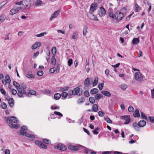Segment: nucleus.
Returning a JSON list of instances; mask_svg holds the SVG:
<instances>
[{
    "label": "nucleus",
    "mask_w": 154,
    "mask_h": 154,
    "mask_svg": "<svg viewBox=\"0 0 154 154\" xmlns=\"http://www.w3.org/2000/svg\"><path fill=\"white\" fill-rule=\"evenodd\" d=\"M13 85L17 90V95L18 97H24V94H25L26 96H28L29 95V94H27L25 90L22 89L20 85L16 81L13 82Z\"/></svg>",
    "instance_id": "nucleus-1"
},
{
    "label": "nucleus",
    "mask_w": 154,
    "mask_h": 154,
    "mask_svg": "<svg viewBox=\"0 0 154 154\" xmlns=\"http://www.w3.org/2000/svg\"><path fill=\"white\" fill-rule=\"evenodd\" d=\"M4 120L6 121L8 124V123H12L14 122L15 123H17L18 121L17 119L14 116H12L10 117H5L4 118Z\"/></svg>",
    "instance_id": "nucleus-2"
},
{
    "label": "nucleus",
    "mask_w": 154,
    "mask_h": 154,
    "mask_svg": "<svg viewBox=\"0 0 154 154\" xmlns=\"http://www.w3.org/2000/svg\"><path fill=\"white\" fill-rule=\"evenodd\" d=\"M81 146H82L80 145L74 146L70 143H69L68 144V148L70 150L76 151L79 150Z\"/></svg>",
    "instance_id": "nucleus-3"
},
{
    "label": "nucleus",
    "mask_w": 154,
    "mask_h": 154,
    "mask_svg": "<svg viewBox=\"0 0 154 154\" xmlns=\"http://www.w3.org/2000/svg\"><path fill=\"white\" fill-rule=\"evenodd\" d=\"M135 79L139 82L141 81L143 79L142 75L140 72H135L134 75Z\"/></svg>",
    "instance_id": "nucleus-4"
},
{
    "label": "nucleus",
    "mask_w": 154,
    "mask_h": 154,
    "mask_svg": "<svg viewBox=\"0 0 154 154\" xmlns=\"http://www.w3.org/2000/svg\"><path fill=\"white\" fill-rule=\"evenodd\" d=\"M23 5L24 6L25 9H28L31 6V0H23Z\"/></svg>",
    "instance_id": "nucleus-5"
},
{
    "label": "nucleus",
    "mask_w": 154,
    "mask_h": 154,
    "mask_svg": "<svg viewBox=\"0 0 154 154\" xmlns=\"http://www.w3.org/2000/svg\"><path fill=\"white\" fill-rule=\"evenodd\" d=\"M54 148L59 150L65 151L66 149V147L63 144L61 143H58L54 146Z\"/></svg>",
    "instance_id": "nucleus-6"
},
{
    "label": "nucleus",
    "mask_w": 154,
    "mask_h": 154,
    "mask_svg": "<svg viewBox=\"0 0 154 154\" xmlns=\"http://www.w3.org/2000/svg\"><path fill=\"white\" fill-rule=\"evenodd\" d=\"M115 18L117 20H121L123 17V14L120 11H118L115 14Z\"/></svg>",
    "instance_id": "nucleus-7"
},
{
    "label": "nucleus",
    "mask_w": 154,
    "mask_h": 154,
    "mask_svg": "<svg viewBox=\"0 0 154 154\" xmlns=\"http://www.w3.org/2000/svg\"><path fill=\"white\" fill-rule=\"evenodd\" d=\"M35 143L38 146L43 149H46L47 148V146L45 145L41 141L38 140H35Z\"/></svg>",
    "instance_id": "nucleus-8"
},
{
    "label": "nucleus",
    "mask_w": 154,
    "mask_h": 154,
    "mask_svg": "<svg viewBox=\"0 0 154 154\" xmlns=\"http://www.w3.org/2000/svg\"><path fill=\"white\" fill-rule=\"evenodd\" d=\"M21 8V7H16L12 9L10 11V14L13 15L17 13Z\"/></svg>",
    "instance_id": "nucleus-9"
},
{
    "label": "nucleus",
    "mask_w": 154,
    "mask_h": 154,
    "mask_svg": "<svg viewBox=\"0 0 154 154\" xmlns=\"http://www.w3.org/2000/svg\"><path fill=\"white\" fill-rule=\"evenodd\" d=\"M75 93L74 95H77L79 96L81 95L82 93V90L78 87L74 89Z\"/></svg>",
    "instance_id": "nucleus-10"
},
{
    "label": "nucleus",
    "mask_w": 154,
    "mask_h": 154,
    "mask_svg": "<svg viewBox=\"0 0 154 154\" xmlns=\"http://www.w3.org/2000/svg\"><path fill=\"white\" fill-rule=\"evenodd\" d=\"M60 13V10H58L55 11L51 16L49 20L51 21L54 18H56L59 15Z\"/></svg>",
    "instance_id": "nucleus-11"
},
{
    "label": "nucleus",
    "mask_w": 154,
    "mask_h": 154,
    "mask_svg": "<svg viewBox=\"0 0 154 154\" xmlns=\"http://www.w3.org/2000/svg\"><path fill=\"white\" fill-rule=\"evenodd\" d=\"M97 5V4L96 3H92L90 6L89 12H93L96 10Z\"/></svg>",
    "instance_id": "nucleus-12"
},
{
    "label": "nucleus",
    "mask_w": 154,
    "mask_h": 154,
    "mask_svg": "<svg viewBox=\"0 0 154 154\" xmlns=\"http://www.w3.org/2000/svg\"><path fill=\"white\" fill-rule=\"evenodd\" d=\"M129 115H126L125 116H121V119H122L126 120L125 122L124 123V124H127L129 123L130 122L131 120L129 118Z\"/></svg>",
    "instance_id": "nucleus-13"
},
{
    "label": "nucleus",
    "mask_w": 154,
    "mask_h": 154,
    "mask_svg": "<svg viewBox=\"0 0 154 154\" xmlns=\"http://www.w3.org/2000/svg\"><path fill=\"white\" fill-rule=\"evenodd\" d=\"M92 13L89 12V14H88L89 19L93 20L98 21V20L97 17L93 14Z\"/></svg>",
    "instance_id": "nucleus-14"
},
{
    "label": "nucleus",
    "mask_w": 154,
    "mask_h": 154,
    "mask_svg": "<svg viewBox=\"0 0 154 154\" xmlns=\"http://www.w3.org/2000/svg\"><path fill=\"white\" fill-rule=\"evenodd\" d=\"M106 13L105 9L103 7L100 8L98 14L100 17H103Z\"/></svg>",
    "instance_id": "nucleus-15"
},
{
    "label": "nucleus",
    "mask_w": 154,
    "mask_h": 154,
    "mask_svg": "<svg viewBox=\"0 0 154 154\" xmlns=\"http://www.w3.org/2000/svg\"><path fill=\"white\" fill-rule=\"evenodd\" d=\"M41 45V43L40 42H37L32 45L31 48L32 49H35L38 47L40 46Z\"/></svg>",
    "instance_id": "nucleus-16"
},
{
    "label": "nucleus",
    "mask_w": 154,
    "mask_h": 154,
    "mask_svg": "<svg viewBox=\"0 0 154 154\" xmlns=\"http://www.w3.org/2000/svg\"><path fill=\"white\" fill-rule=\"evenodd\" d=\"M146 124V122L143 120H140L138 124V125L140 127H143L145 126Z\"/></svg>",
    "instance_id": "nucleus-17"
},
{
    "label": "nucleus",
    "mask_w": 154,
    "mask_h": 154,
    "mask_svg": "<svg viewBox=\"0 0 154 154\" xmlns=\"http://www.w3.org/2000/svg\"><path fill=\"white\" fill-rule=\"evenodd\" d=\"M8 104L11 107H13L14 105V100L12 98H11L9 99Z\"/></svg>",
    "instance_id": "nucleus-18"
},
{
    "label": "nucleus",
    "mask_w": 154,
    "mask_h": 154,
    "mask_svg": "<svg viewBox=\"0 0 154 154\" xmlns=\"http://www.w3.org/2000/svg\"><path fill=\"white\" fill-rule=\"evenodd\" d=\"M103 94L107 97H111V94L109 91H101Z\"/></svg>",
    "instance_id": "nucleus-19"
},
{
    "label": "nucleus",
    "mask_w": 154,
    "mask_h": 154,
    "mask_svg": "<svg viewBox=\"0 0 154 154\" xmlns=\"http://www.w3.org/2000/svg\"><path fill=\"white\" fill-rule=\"evenodd\" d=\"M133 116L135 117H139L140 116V114L139 110L137 109H136L135 111L133 114Z\"/></svg>",
    "instance_id": "nucleus-20"
},
{
    "label": "nucleus",
    "mask_w": 154,
    "mask_h": 154,
    "mask_svg": "<svg viewBox=\"0 0 154 154\" xmlns=\"http://www.w3.org/2000/svg\"><path fill=\"white\" fill-rule=\"evenodd\" d=\"M84 85L86 87H88L90 85V80L88 78H87L84 81Z\"/></svg>",
    "instance_id": "nucleus-21"
},
{
    "label": "nucleus",
    "mask_w": 154,
    "mask_h": 154,
    "mask_svg": "<svg viewBox=\"0 0 154 154\" xmlns=\"http://www.w3.org/2000/svg\"><path fill=\"white\" fill-rule=\"evenodd\" d=\"M26 76L28 78H32L34 77V75L32 74V72L30 71H29L28 74L26 75Z\"/></svg>",
    "instance_id": "nucleus-22"
},
{
    "label": "nucleus",
    "mask_w": 154,
    "mask_h": 154,
    "mask_svg": "<svg viewBox=\"0 0 154 154\" xmlns=\"http://www.w3.org/2000/svg\"><path fill=\"white\" fill-rule=\"evenodd\" d=\"M139 40L138 38H134L132 41V43L133 45H137L139 42Z\"/></svg>",
    "instance_id": "nucleus-23"
},
{
    "label": "nucleus",
    "mask_w": 154,
    "mask_h": 154,
    "mask_svg": "<svg viewBox=\"0 0 154 154\" xmlns=\"http://www.w3.org/2000/svg\"><path fill=\"white\" fill-rule=\"evenodd\" d=\"M16 124L17 123L13 124V123H8V124L9 125V126L10 128H14L17 129V128H18L19 127Z\"/></svg>",
    "instance_id": "nucleus-24"
},
{
    "label": "nucleus",
    "mask_w": 154,
    "mask_h": 154,
    "mask_svg": "<svg viewBox=\"0 0 154 154\" xmlns=\"http://www.w3.org/2000/svg\"><path fill=\"white\" fill-rule=\"evenodd\" d=\"M98 92V90L97 88H94L91 90L90 93L91 94H96Z\"/></svg>",
    "instance_id": "nucleus-25"
},
{
    "label": "nucleus",
    "mask_w": 154,
    "mask_h": 154,
    "mask_svg": "<svg viewBox=\"0 0 154 154\" xmlns=\"http://www.w3.org/2000/svg\"><path fill=\"white\" fill-rule=\"evenodd\" d=\"M92 109L93 111L94 112H97L98 111V108L97 105L94 104L93 105Z\"/></svg>",
    "instance_id": "nucleus-26"
},
{
    "label": "nucleus",
    "mask_w": 154,
    "mask_h": 154,
    "mask_svg": "<svg viewBox=\"0 0 154 154\" xmlns=\"http://www.w3.org/2000/svg\"><path fill=\"white\" fill-rule=\"evenodd\" d=\"M61 97V94L58 93H57L54 95V98L56 100H58Z\"/></svg>",
    "instance_id": "nucleus-27"
},
{
    "label": "nucleus",
    "mask_w": 154,
    "mask_h": 154,
    "mask_svg": "<svg viewBox=\"0 0 154 154\" xmlns=\"http://www.w3.org/2000/svg\"><path fill=\"white\" fill-rule=\"evenodd\" d=\"M56 59L55 58L54 55H53L51 58V63L52 64L54 65L56 63Z\"/></svg>",
    "instance_id": "nucleus-28"
},
{
    "label": "nucleus",
    "mask_w": 154,
    "mask_h": 154,
    "mask_svg": "<svg viewBox=\"0 0 154 154\" xmlns=\"http://www.w3.org/2000/svg\"><path fill=\"white\" fill-rule=\"evenodd\" d=\"M5 19V17L4 15H2L0 16V24L3 22Z\"/></svg>",
    "instance_id": "nucleus-29"
},
{
    "label": "nucleus",
    "mask_w": 154,
    "mask_h": 154,
    "mask_svg": "<svg viewBox=\"0 0 154 154\" xmlns=\"http://www.w3.org/2000/svg\"><path fill=\"white\" fill-rule=\"evenodd\" d=\"M42 141L44 143L47 144H49L51 143L50 140L47 139H43Z\"/></svg>",
    "instance_id": "nucleus-30"
},
{
    "label": "nucleus",
    "mask_w": 154,
    "mask_h": 154,
    "mask_svg": "<svg viewBox=\"0 0 154 154\" xmlns=\"http://www.w3.org/2000/svg\"><path fill=\"white\" fill-rule=\"evenodd\" d=\"M74 92H75V91H74V89L72 90H69V93H68V94H69V98H70L71 97H70L72 95H74Z\"/></svg>",
    "instance_id": "nucleus-31"
},
{
    "label": "nucleus",
    "mask_w": 154,
    "mask_h": 154,
    "mask_svg": "<svg viewBox=\"0 0 154 154\" xmlns=\"http://www.w3.org/2000/svg\"><path fill=\"white\" fill-rule=\"evenodd\" d=\"M47 33L46 32H44L39 34H37L35 35V36L37 37H41L45 35Z\"/></svg>",
    "instance_id": "nucleus-32"
},
{
    "label": "nucleus",
    "mask_w": 154,
    "mask_h": 154,
    "mask_svg": "<svg viewBox=\"0 0 154 154\" xmlns=\"http://www.w3.org/2000/svg\"><path fill=\"white\" fill-rule=\"evenodd\" d=\"M69 88V87L68 86H66L64 88H61L60 90V92H63L64 91H66L68 90Z\"/></svg>",
    "instance_id": "nucleus-33"
},
{
    "label": "nucleus",
    "mask_w": 154,
    "mask_h": 154,
    "mask_svg": "<svg viewBox=\"0 0 154 154\" xmlns=\"http://www.w3.org/2000/svg\"><path fill=\"white\" fill-rule=\"evenodd\" d=\"M87 29V27L86 26H85L83 30V34L85 36L86 35Z\"/></svg>",
    "instance_id": "nucleus-34"
},
{
    "label": "nucleus",
    "mask_w": 154,
    "mask_h": 154,
    "mask_svg": "<svg viewBox=\"0 0 154 154\" xmlns=\"http://www.w3.org/2000/svg\"><path fill=\"white\" fill-rule=\"evenodd\" d=\"M57 51V49L55 47H53L51 49V51L53 55H55L56 54Z\"/></svg>",
    "instance_id": "nucleus-35"
},
{
    "label": "nucleus",
    "mask_w": 154,
    "mask_h": 154,
    "mask_svg": "<svg viewBox=\"0 0 154 154\" xmlns=\"http://www.w3.org/2000/svg\"><path fill=\"white\" fill-rule=\"evenodd\" d=\"M141 116L142 118L145 120L147 119V117L146 116L144 113L143 112H141Z\"/></svg>",
    "instance_id": "nucleus-36"
},
{
    "label": "nucleus",
    "mask_w": 154,
    "mask_h": 154,
    "mask_svg": "<svg viewBox=\"0 0 154 154\" xmlns=\"http://www.w3.org/2000/svg\"><path fill=\"white\" fill-rule=\"evenodd\" d=\"M25 136L26 137H29L30 138H33L34 137V136L33 135H31L30 134H29L28 133L25 132Z\"/></svg>",
    "instance_id": "nucleus-37"
},
{
    "label": "nucleus",
    "mask_w": 154,
    "mask_h": 154,
    "mask_svg": "<svg viewBox=\"0 0 154 154\" xmlns=\"http://www.w3.org/2000/svg\"><path fill=\"white\" fill-rule=\"evenodd\" d=\"M78 35L77 34L76 32H75L73 33L72 37L71 38H73L75 39L77 38Z\"/></svg>",
    "instance_id": "nucleus-38"
},
{
    "label": "nucleus",
    "mask_w": 154,
    "mask_h": 154,
    "mask_svg": "<svg viewBox=\"0 0 154 154\" xmlns=\"http://www.w3.org/2000/svg\"><path fill=\"white\" fill-rule=\"evenodd\" d=\"M89 100L90 102L92 104L94 103L95 101V100L94 98L92 97H90L89 98Z\"/></svg>",
    "instance_id": "nucleus-39"
},
{
    "label": "nucleus",
    "mask_w": 154,
    "mask_h": 154,
    "mask_svg": "<svg viewBox=\"0 0 154 154\" xmlns=\"http://www.w3.org/2000/svg\"><path fill=\"white\" fill-rule=\"evenodd\" d=\"M104 120L108 123H112V122L108 117H105Z\"/></svg>",
    "instance_id": "nucleus-40"
},
{
    "label": "nucleus",
    "mask_w": 154,
    "mask_h": 154,
    "mask_svg": "<svg viewBox=\"0 0 154 154\" xmlns=\"http://www.w3.org/2000/svg\"><path fill=\"white\" fill-rule=\"evenodd\" d=\"M84 151L85 153L86 154H89L91 152V150L87 148H85Z\"/></svg>",
    "instance_id": "nucleus-41"
},
{
    "label": "nucleus",
    "mask_w": 154,
    "mask_h": 154,
    "mask_svg": "<svg viewBox=\"0 0 154 154\" xmlns=\"http://www.w3.org/2000/svg\"><path fill=\"white\" fill-rule=\"evenodd\" d=\"M5 80H8L9 81L8 84H10L11 82V80L10 76L8 75H7L5 76Z\"/></svg>",
    "instance_id": "nucleus-42"
},
{
    "label": "nucleus",
    "mask_w": 154,
    "mask_h": 154,
    "mask_svg": "<svg viewBox=\"0 0 154 154\" xmlns=\"http://www.w3.org/2000/svg\"><path fill=\"white\" fill-rule=\"evenodd\" d=\"M98 78H95L94 80V81L93 83V86H96L97 84L98 83Z\"/></svg>",
    "instance_id": "nucleus-43"
},
{
    "label": "nucleus",
    "mask_w": 154,
    "mask_h": 154,
    "mask_svg": "<svg viewBox=\"0 0 154 154\" xmlns=\"http://www.w3.org/2000/svg\"><path fill=\"white\" fill-rule=\"evenodd\" d=\"M127 87V85L125 84H122L120 86L121 88L124 90H125Z\"/></svg>",
    "instance_id": "nucleus-44"
},
{
    "label": "nucleus",
    "mask_w": 154,
    "mask_h": 154,
    "mask_svg": "<svg viewBox=\"0 0 154 154\" xmlns=\"http://www.w3.org/2000/svg\"><path fill=\"white\" fill-rule=\"evenodd\" d=\"M96 100H99L101 97V94H97L94 96Z\"/></svg>",
    "instance_id": "nucleus-45"
},
{
    "label": "nucleus",
    "mask_w": 154,
    "mask_h": 154,
    "mask_svg": "<svg viewBox=\"0 0 154 154\" xmlns=\"http://www.w3.org/2000/svg\"><path fill=\"white\" fill-rule=\"evenodd\" d=\"M68 94L66 92H63L61 94V96L63 97L66 98L67 97Z\"/></svg>",
    "instance_id": "nucleus-46"
},
{
    "label": "nucleus",
    "mask_w": 154,
    "mask_h": 154,
    "mask_svg": "<svg viewBox=\"0 0 154 154\" xmlns=\"http://www.w3.org/2000/svg\"><path fill=\"white\" fill-rule=\"evenodd\" d=\"M128 110L129 112H132L134 111V108L132 106H130L128 108Z\"/></svg>",
    "instance_id": "nucleus-47"
},
{
    "label": "nucleus",
    "mask_w": 154,
    "mask_h": 154,
    "mask_svg": "<svg viewBox=\"0 0 154 154\" xmlns=\"http://www.w3.org/2000/svg\"><path fill=\"white\" fill-rule=\"evenodd\" d=\"M98 115L99 116L103 117L104 116V113L102 111H99L98 112Z\"/></svg>",
    "instance_id": "nucleus-48"
},
{
    "label": "nucleus",
    "mask_w": 154,
    "mask_h": 154,
    "mask_svg": "<svg viewBox=\"0 0 154 154\" xmlns=\"http://www.w3.org/2000/svg\"><path fill=\"white\" fill-rule=\"evenodd\" d=\"M43 74V72L42 71H38L37 72V75L38 76H41Z\"/></svg>",
    "instance_id": "nucleus-49"
},
{
    "label": "nucleus",
    "mask_w": 154,
    "mask_h": 154,
    "mask_svg": "<svg viewBox=\"0 0 154 154\" xmlns=\"http://www.w3.org/2000/svg\"><path fill=\"white\" fill-rule=\"evenodd\" d=\"M54 113L56 115H58L61 117L63 116V114L59 112L55 111L54 112Z\"/></svg>",
    "instance_id": "nucleus-50"
},
{
    "label": "nucleus",
    "mask_w": 154,
    "mask_h": 154,
    "mask_svg": "<svg viewBox=\"0 0 154 154\" xmlns=\"http://www.w3.org/2000/svg\"><path fill=\"white\" fill-rule=\"evenodd\" d=\"M56 70V68L55 67H53L50 69V72L51 73H54Z\"/></svg>",
    "instance_id": "nucleus-51"
},
{
    "label": "nucleus",
    "mask_w": 154,
    "mask_h": 154,
    "mask_svg": "<svg viewBox=\"0 0 154 154\" xmlns=\"http://www.w3.org/2000/svg\"><path fill=\"white\" fill-rule=\"evenodd\" d=\"M109 16L112 18H115V14L112 12H110L109 13Z\"/></svg>",
    "instance_id": "nucleus-52"
},
{
    "label": "nucleus",
    "mask_w": 154,
    "mask_h": 154,
    "mask_svg": "<svg viewBox=\"0 0 154 154\" xmlns=\"http://www.w3.org/2000/svg\"><path fill=\"white\" fill-rule=\"evenodd\" d=\"M68 64L69 66H70L72 64V59H69L68 61Z\"/></svg>",
    "instance_id": "nucleus-53"
},
{
    "label": "nucleus",
    "mask_w": 154,
    "mask_h": 154,
    "mask_svg": "<svg viewBox=\"0 0 154 154\" xmlns=\"http://www.w3.org/2000/svg\"><path fill=\"white\" fill-rule=\"evenodd\" d=\"M2 108L4 109H5L7 108V105L5 103H4L1 106Z\"/></svg>",
    "instance_id": "nucleus-54"
},
{
    "label": "nucleus",
    "mask_w": 154,
    "mask_h": 154,
    "mask_svg": "<svg viewBox=\"0 0 154 154\" xmlns=\"http://www.w3.org/2000/svg\"><path fill=\"white\" fill-rule=\"evenodd\" d=\"M84 94L85 96L86 97H88L89 96L90 94H89V93L88 91H85L84 92Z\"/></svg>",
    "instance_id": "nucleus-55"
},
{
    "label": "nucleus",
    "mask_w": 154,
    "mask_h": 154,
    "mask_svg": "<svg viewBox=\"0 0 154 154\" xmlns=\"http://www.w3.org/2000/svg\"><path fill=\"white\" fill-rule=\"evenodd\" d=\"M21 130L25 131L27 129V127L26 126H23L21 127Z\"/></svg>",
    "instance_id": "nucleus-56"
},
{
    "label": "nucleus",
    "mask_w": 154,
    "mask_h": 154,
    "mask_svg": "<svg viewBox=\"0 0 154 154\" xmlns=\"http://www.w3.org/2000/svg\"><path fill=\"white\" fill-rule=\"evenodd\" d=\"M29 93L31 95H35L36 94V92L33 90H30L29 92Z\"/></svg>",
    "instance_id": "nucleus-57"
},
{
    "label": "nucleus",
    "mask_w": 154,
    "mask_h": 154,
    "mask_svg": "<svg viewBox=\"0 0 154 154\" xmlns=\"http://www.w3.org/2000/svg\"><path fill=\"white\" fill-rule=\"evenodd\" d=\"M139 8V6L137 4H135V11L136 12H137L138 11V8Z\"/></svg>",
    "instance_id": "nucleus-58"
},
{
    "label": "nucleus",
    "mask_w": 154,
    "mask_h": 154,
    "mask_svg": "<svg viewBox=\"0 0 154 154\" xmlns=\"http://www.w3.org/2000/svg\"><path fill=\"white\" fill-rule=\"evenodd\" d=\"M149 119L151 122H154V117L149 116L148 118Z\"/></svg>",
    "instance_id": "nucleus-59"
},
{
    "label": "nucleus",
    "mask_w": 154,
    "mask_h": 154,
    "mask_svg": "<svg viewBox=\"0 0 154 154\" xmlns=\"http://www.w3.org/2000/svg\"><path fill=\"white\" fill-rule=\"evenodd\" d=\"M11 90L12 91V94L13 95H15L17 93V91L16 90L12 89Z\"/></svg>",
    "instance_id": "nucleus-60"
},
{
    "label": "nucleus",
    "mask_w": 154,
    "mask_h": 154,
    "mask_svg": "<svg viewBox=\"0 0 154 154\" xmlns=\"http://www.w3.org/2000/svg\"><path fill=\"white\" fill-rule=\"evenodd\" d=\"M103 85H104V83H103L102 84H101L100 85H98V88L100 90H101L102 89L103 86Z\"/></svg>",
    "instance_id": "nucleus-61"
},
{
    "label": "nucleus",
    "mask_w": 154,
    "mask_h": 154,
    "mask_svg": "<svg viewBox=\"0 0 154 154\" xmlns=\"http://www.w3.org/2000/svg\"><path fill=\"white\" fill-rule=\"evenodd\" d=\"M39 54V52H36L34 54L33 56V57L34 58H36V57Z\"/></svg>",
    "instance_id": "nucleus-62"
},
{
    "label": "nucleus",
    "mask_w": 154,
    "mask_h": 154,
    "mask_svg": "<svg viewBox=\"0 0 154 154\" xmlns=\"http://www.w3.org/2000/svg\"><path fill=\"white\" fill-rule=\"evenodd\" d=\"M151 92L152 97V98H154V88H153V89L151 90Z\"/></svg>",
    "instance_id": "nucleus-63"
},
{
    "label": "nucleus",
    "mask_w": 154,
    "mask_h": 154,
    "mask_svg": "<svg viewBox=\"0 0 154 154\" xmlns=\"http://www.w3.org/2000/svg\"><path fill=\"white\" fill-rule=\"evenodd\" d=\"M83 129L84 131L88 135H90V132L88 130L86 129L85 128H83Z\"/></svg>",
    "instance_id": "nucleus-64"
}]
</instances>
